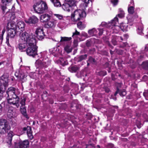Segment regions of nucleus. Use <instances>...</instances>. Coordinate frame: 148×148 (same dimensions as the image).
Masks as SVG:
<instances>
[{
	"mask_svg": "<svg viewBox=\"0 0 148 148\" xmlns=\"http://www.w3.org/2000/svg\"><path fill=\"white\" fill-rule=\"evenodd\" d=\"M116 52L119 55H121L123 54V51L121 49L118 50Z\"/></svg>",
	"mask_w": 148,
	"mask_h": 148,
	"instance_id": "51",
	"label": "nucleus"
},
{
	"mask_svg": "<svg viewBox=\"0 0 148 148\" xmlns=\"http://www.w3.org/2000/svg\"><path fill=\"white\" fill-rule=\"evenodd\" d=\"M92 44V42L91 40H88L86 41V45L87 47H91Z\"/></svg>",
	"mask_w": 148,
	"mask_h": 148,
	"instance_id": "36",
	"label": "nucleus"
},
{
	"mask_svg": "<svg viewBox=\"0 0 148 148\" xmlns=\"http://www.w3.org/2000/svg\"><path fill=\"white\" fill-rule=\"evenodd\" d=\"M49 103L51 104H53L54 103L53 99L52 98H50L49 99Z\"/></svg>",
	"mask_w": 148,
	"mask_h": 148,
	"instance_id": "58",
	"label": "nucleus"
},
{
	"mask_svg": "<svg viewBox=\"0 0 148 148\" xmlns=\"http://www.w3.org/2000/svg\"><path fill=\"white\" fill-rule=\"evenodd\" d=\"M38 19L37 17L34 15L29 17L28 19L25 20V22L27 23L35 24L38 22Z\"/></svg>",
	"mask_w": 148,
	"mask_h": 148,
	"instance_id": "12",
	"label": "nucleus"
},
{
	"mask_svg": "<svg viewBox=\"0 0 148 148\" xmlns=\"http://www.w3.org/2000/svg\"><path fill=\"white\" fill-rule=\"evenodd\" d=\"M26 77V76L24 74H22L19 77V79L21 81L23 80Z\"/></svg>",
	"mask_w": 148,
	"mask_h": 148,
	"instance_id": "47",
	"label": "nucleus"
},
{
	"mask_svg": "<svg viewBox=\"0 0 148 148\" xmlns=\"http://www.w3.org/2000/svg\"><path fill=\"white\" fill-rule=\"evenodd\" d=\"M12 108L10 107L9 108V109L8 110V112H9L11 113V112H12L13 110L11 109Z\"/></svg>",
	"mask_w": 148,
	"mask_h": 148,
	"instance_id": "61",
	"label": "nucleus"
},
{
	"mask_svg": "<svg viewBox=\"0 0 148 148\" xmlns=\"http://www.w3.org/2000/svg\"><path fill=\"white\" fill-rule=\"evenodd\" d=\"M66 2H67L69 3H71L73 4V2L74 3V5L76 6V0H64Z\"/></svg>",
	"mask_w": 148,
	"mask_h": 148,
	"instance_id": "40",
	"label": "nucleus"
},
{
	"mask_svg": "<svg viewBox=\"0 0 148 148\" xmlns=\"http://www.w3.org/2000/svg\"><path fill=\"white\" fill-rule=\"evenodd\" d=\"M95 48H93L90 49L89 50L90 53L91 54H93L95 52Z\"/></svg>",
	"mask_w": 148,
	"mask_h": 148,
	"instance_id": "49",
	"label": "nucleus"
},
{
	"mask_svg": "<svg viewBox=\"0 0 148 148\" xmlns=\"http://www.w3.org/2000/svg\"><path fill=\"white\" fill-rule=\"evenodd\" d=\"M10 38V37L8 36L7 35V37H6V43L7 44V45L8 46H10V44L9 42V38Z\"/></svg>",
	"mask_w": 148,
	"mask_h": 148,
	"instance_id": "50",
	"label": "nucleus"
},
{
	"mask_svg": "<svg viewBox=\"0 0 148 148\" xmlns=\"http://www.w3.org/2000/svg\"><path fill=\"white\" fill-rule=\"evenodd\" d=\"M79 69V67L76 66H72L69 68V71L71 73H75Z\"/></svg>",
	"mask_w": 148,
	"mask_h": 148,
	"instance_id": "27",
	"label": "nucleus"
},
{
	"mask_svg": "<svg viewBox=\"0 0 148 148\" xmlns=\"http://www.w3.org/2000/svg\"><path fill=\"white\" fill-rule=\"evenodd\" d=\"M7 28H8V36L10 37V38H13L16 35L19 33L15 28V25H12L10 22H8L7 24Z\"/></svg>",
	"mask_w": 148,
	"mask_h": 148,
	"instance_id": "6",
	"label": "nucleus"
},
{
	"mask_svg": "<svg viewBox=\"0 0 148 148\" xmlns=\"http://www.w3.org/2000/svg\"><path fill=\"white\" fill-rule=\"evenodd\" d=\"M5 88L3 87L2 85H0V99H1L3 97V93L5 91Z\"/></svg>",
	"mask_w": 148,
	"mask_h": 148,
	"instance_id": "34",
	"label": "nucleus"
},
{
	"mask_svg": "<svg viewBox=\"0 0 148 148\" xmlns=\"http://www.w3.org/2000/svg\"><path fill=\"white\" fill-rule=\"evenodd\" d=\"M118 18L116 17L113 19L111 21V23L112 25H114L116 23V22H118Z\"/></svg>",
	"mask_w": 148,
	"mask_h": 148,
	"instance_id": "38",
	"label": "nucleus"
},
{
	"mask_svg": "<svg viewBox=\"0 0 148 148\" xmlns=\"http://www.w3.org/2000/svg\"><path fill=\"white\" fill-rule=\"evenodd\" d=\"M104 89L105 92L107 93H108L110 91L109 89L107 87L105 88Z\"/></svg>",
	"mask_w": 148,
	"mask_h": 148,
	"instance_id": "59",
	"label": "nucleus"
},
{
	"mask_svg": "<svg viewBox=\"0 0 148 148\" xmlns=\"http://www.w3.org/2000/svg\"><path fill=\"white\" fill-rule=\"evenodd\" d=\"M88 55L86 54L80 55L75 58V60L77 62H80L82 61L86 60L87 58Z\"/></svg>",
	"mask_w": 148,
	"mask_h": 148,
	"instance_id": "21",
	"label": "nucleus"
},
{
	"mask_svg": "<svg viewBox=\"0 0 148 148\" xmlns=\"http://www.w3.org/2000/svg\"><path fill=\"white\" fill-rule=\"evenodd\" d=\"M33 40H36L35 36L31 35L26 32L23 33L21 36V41L27 42V44L32 42Z\"/></svg>",
	"mask_w": 148,
	"mask_h": 148,
	"instance_id": "7",
	"label": "nucleus"
},
{
	"mask_svg": "<svg viewBox=\"0 0 148 148\" xmlns=\"http://www.w3.org/2000/svg\"><path fill=\"white\" fill-rule=\"evenodd\" d=\"M26 100V99L24 98H23V99H22L21 101L20 102V104H21V106H25Z\"/></svg>",
	"mask_w": 148,
	"mask_h": 148,
	"instance_id": "45",
	"label": "nucleus"
},
{
	"mask_svg": "<svg viewBox=\"0 0 148 148\" xmlns=\"http://www.w3.org/2000/svg\"><path fill=\"white\" fill-rule=\"evenodd\" d=\"M28 46V44L27 42H22L21 40L18 44V47L20 51L25 52Z\"/></svg>",
	"mask_w": 148,
	"mask_h": 148,
	"instance_id": "13",
	"label": "nucleus"
},
{
	"mask_svg": "<svg viewBox=\"0 0 148 148\" xmlns=\"http://www.w3.org/2000/svg\"><path fill=\"white\" fill-rule=\"evenodd\" d=\"M117 38H118V41H119L120 40H121V41H123L125 40L124 38L123 39V37L121 36H117Z\"/></svg>",
	"mask_w": 148,
	"mask_h": 148,
	"instance_id": "56",
	"label": "nucleus"
},
{
	"mask_svg": "<svg viewBox=\"0 0 148 148\" xmlns=\"http://www.w3.org/2000/svg\"><path fill=\"white\" fill-rule=\"evenodd\" d=\"M95 28H92L91 29L89 30L88 32L89 35L91 36H94Z\"/></svg>",
	"mask_w": 148,
	"mask_h": 148,
	"instance_id": "37",
	"label": "nucleus"
},
{
	"mask_svg": "<svg viewBox=\"0 0 148 148\" xmlns=\"http://www.w3.org/2000/svg\"><path fill=\"white\" fill-rule=\"evenodd\" d=\"M89 145H90V147H92L95 148V146L94 144L93 143H91Z\"/></svg>",
	"mask_w": 148,
	"mask_h": 148,
	"instance_id": "63",
	"label": "nucleus"
},
{
	"mask_svg": "<svg viewBox=\"0 0 148 148\" xmlns=\"http://www.w3.org/2000/svg\"><path fill=\"white\" fill-rule=\"evenodd\" d=\"M72 39L71 37H61V39L60 42H68L71 40Z\"/></svg>",
	"mask_w": 148,
	"mask_h": 148,
	"instance_id": "28",
	"label": "nucleus"
},
{
	"mask_svg": "<svg viewBox=\"0 0 148 148\" xmlns=\"http://www.w3.org/2000/svg\"><path fill=\"white\" fill-rule=\"evenodd\" d=\"M60 64L62 66H64L68 64V62L66 59L63 58H60L58 60Z\"/></svg>",
	"mask_w": 148,
	"mask_h": 148,
	"instance_id": "24",
	"label": "nucleus"
},
{
	"mask_svg": "<svg viewBox=\"0 0 148 148\" xmlns=\"http://www.w3.org/2000/svg\"><path fill=\"white\" fill-rule=\"evenodd\" d=\"M33 8L35 12L39 14L43 13L48 8L46 2L42 0H40L34 4Z\"/></svg>",
	"mask_w": 148,
	"mask_h": 148,
	"instance_id": "3",
	"label": "nucleus"
},
{
	"mask_svg": "<svg viewBox=\"0 0 148 148\" xmlns=\"http://www.w3.org/2000/svg\"><path fill=\"white\" fill-rule=\"evenodd\" d=\"M20 111L21 114L27 119H29V117L27 113L26 108L24 106H21L20 107Z\"/></svg>",
	"mask_w": 148,
	"mask_h": 148,
	"instance_id": "20",
	"label": "nucleus"
},
{
	"mask_svg": "<svg viewBox=\"0 0 148 148\" xmlns=\"http://www.w3.org/2000/svg\"><path fill=\"white\" fill-rule=\"evenodd\" d=\"M88 61L92 64H95L97 62V61L95 59L91 56H90L89 57Z\"/></svg>",
	"mask_w": 148,
	"mask_h": 148,
	"instance_id": "35",
	"label": "nucleus"
},
{
	"mask_svg": "<svg viewBox=\"0 0 148 148\" xmlns=\"http://www.w3.org/2000/svg\"><path fill=\"white\" fill-rule=\"evenodd\" d=\"M12 25H15V28L18 31L20 34L21 32H23L24 30L25 25L24 23L22 21H20L17 23L16 24L15 23L13 22H10Z\"/></svg>",
	"mask_w": 148,
	"mask_h": 148,
	"instance_id": "10",
	"label": "nucleus"
},
{
	"mask_svg": "<svg viewBox=\"0 0 148 148\" xmlns=\"http://www.w3.org/2000/svg\"><path fill=\"white\" fill-rule=\"evenodd\" d=\"M2 2L4 5H5L1 6V9L2 10V13L4 14L5 12V10L7 8L6 5L7 4L10 3L12 0H1Z\"/></svg>",
	"mask_w": 148,
	"mask_h": 148,
	"instance_id": "19",
	"label": "nucleus"
},
{
	"mask_svg": "<svg viewBox=\"0 0 148 148\" xmlns=\"http://www.w3.org/2000/svg\"><path fill=\"white\" fill-rule=\"evenodd\" d=\"M99 32L98 34L99 36H101L103 32V29L98 28V29Z\"/></svg>",
	"mask_w": 148,
	"mask_h": 148,
	"instance_id": "46",
	"label": "nucleus"
},
{
	"mask_svg": "<svg viewBox=\"0 0 148 148\" xmlns=\"http://www.w3.org/2000/svg\"><path fill=\"white\" fill-rule=\"evenodd\" d=\"M45 94H44L43 95H42V99L46 101L47 100V98L46 99H45L44 97L45 96Z\"/></svg>",
	"mask_w": 148,
	"mask_h": 148,
	"instance_id": "62",
	"label": "nucleus"
},
{
	"mask_svg": "<svg viewBox=\"0 0 148 148\" xmlns=\"http://www.w3.org/2000/svg\"><path fill=\"white\" fill-rule=\"evenodd\" d=\"M77 27L81 30L83 29L86 27V25L81 21L78 22L77 24Z\"/></svg>",
	"mask_w": 148,
	"mask_h": 148,
	"instance_id": "29",
	"label": "nucleus"
},
{
	"mask_svg": "<svg viewBox=\"0 0 148 148\" xmlns=\"http://www.w3.org/2000/svg\"><path fill=\"white\" fill-rule=\"evenodd\" d=\"M54 15L58 18L59 19L61 20L62 19L63 16L62 15L59 14H55Z\"/></svg>",
	"mask_w": 148,
	"mask_h": 148,
	"instance_id": "48",
	"label": "nucleus"
},
{
	"mask_svg": "<svg viewBox=\"0 0 148 148\" xmlns=\"http://www.w3.org/2000/svg\"><path fill=\"white\" fill-rule=\"evenodd\" d=\"M143 95L146 99H148V90L145 91L143 93Z\"/></svg>",
	"mask_w": 148,
	"mask_h": 148,
	"instance_id": "43",
	"label": "nucleus"
},
{
	"mask_svg": "<svg viewBox=\"0 0 148 148\" xmlns=\"http://www.w3.org/2000/svg\"><path fill=\"white\" fill-rule=\"evenodd\" d=\"M50 1L53 4L54 6L56 7L61 6V5L59 0H50Z\"/></svg>",
	"mask_w": 148,
	"mask_h": 148,
	"instance_id": "26",
	"label": "nucleus"
},
{
	"mask_svg": "<svg viewBox=\"0 0 148 148\" xmlns=\"http://www.w3.org/2000/svg\"><path fill=\"white\" fill-rule=\"evenodd\" d=\"M134 6H129L128 8V13L130 14H133L134 12Z\"/></svg>",
	"mask_w": 148,
	"mask_h": 148,
	"instance_id": "32",
	"label": "nucleus"
},
{
	"mask_svg": "<svg viewBox=\"0 0 148 148\" xmlns=\"http://www.w3.org/2000/svg\"><path fill=\"white\" fill-rule=\"evenodd\" d=\"M119 93L121 96L123 97L126 95V92L124 90L119 89L117 87L116 90L114 94V96H116V95Z\"/></svg>",
	"mask_w": 148,
	"mask_h": 148,
	"instance_id": "18",
	"label": "nucleus"
},
{
	"mask_svg": "<svg viewBox=\"0 0 148 148\" xmlns=\"http://www.w3.org/2000/svg\"><path fill=\"white\" fill-rule=\"evenodd\" d=\"M124 39L125 40H126L129 37V36L127 34H125L123 35Z\"/></svg>",
	"mask_w": 148,
	"mask_h": 148,
	"instance_id": "57",
	"label": "nucleus"
},
{
	"mask_svg": "<svg viewBox=\"0 0 148 148\" xmlns=\"http://www.w3.org/2000/svg\"><path fill=\"white\" fill-rule=\"evenodd\" d=\"M51 16L47 14H43L40 16V20L43 23H47L51 19Z\"/></svg>",
	"mask_w": 148,
	"mask_h": 148,
	"instance_id": "16",
	"label": "nucleus"
},
{
	"mask_svg": "<svg viewBox=\"0 0 148 148\" xmlns=\"http://www.w3.org/2000/svg\"><path fill=\"white\" fill-rule=\"evenodd\" d=\"M32 42L28 44V46L25 51L29 56L34 57L37 55L38 47L36 45V41L33 40Z\"/></svg>",
	"mask_w": 148,
	"mask_h": 148,
	"instance_id": "2",
	"label": "nucleus"
},
{
	"mask_svg": "<svg viewBox=\"0 0 148 148\" xmlns=\"http://www.w3.org/2000/svg\"><path fill=\"white\" fill-rule=\"evenodd\" d=\"M109 63L108 62H106L105 63V64L104 65V67L106 68L108 67H109Z\"/></svg>",
	"mask_w": 148,
	"mask_h": 148,
	"instance_id": "53",
	"label": "nucleus"
},
{
	"mask_svg": "<svg viewBox=\"0 0 148 148\" xmlns=\"http://www.w3.org/2000/svg\"><path fill=\"white\" fill-rule=\"evenodd\" d=\"M142 66L143 69L146 70H148V61H146L143 62Z\"/></svg>",
	"mask_w": 148,
	"mask_h": 148,
	"instance_id": "33",
	"label": "nucleus"
},
{
	"mask_svg": "<svg viewBox=\"0 0 148 148\" xmlns=\"http://www.w3.org/2000/svg\"><path fill=\"white\" fill-rule=\"evenodd\" d=\"M8 77L9 75L7 74H4L1 77L0 82L1 84V85H2L3 87L4 88H6V87L8 85Z\"/></svg>",
	"mask_w": 148,
	"mask_h": 148,
	"instance_id": "8",
	"label": "nucleus"
},
{
	"mask_svg": "<svg viewBox=\"0 0 148 148\" xmlns=\"http://www.w3.org/2000/svg\"><path fill=\"white\" fill-rule=\"evenodd\" d=\"M117 16L120 18H122L124 16V14L123 13H120L117 14Z\"/></svg>",
	"mask_w": 148,
	"mask_h": 148,
	"instance_id": "54",
	"label": "nucleus"
},
{
	"mask_svg": "<svg viewBox=\"0 0 148 148\" xmlns=\"http://www.w3.org/2000/svg\"><path fill=\"white\" fill-rule=\"evenodd\" d=\"M71 107L73 110L76 111L80 109L81 105L73 102L71 103Z\"/></svg>",
	"mask_w": 148,
	"mask_h": 148,
	"instance_id": "22",
	"label": "nucleus"
},
{
	"mask_svg": "<svg viewBox=\"0 0 148 148\" xmlns=\"http://www.w3.org/2000/svg\"><path fill=\"white\" fill-rule=\"evenodd\" d=\"M16 88L10 87L6 91V93L7 95V99L8 103L10 104L15 105L17 108L19 106V98L17 93Z\"/></svg>",
	"mask_w": 148,
	"mask_h": 148,
	"instance_id": "1",
	"label": "nucleus"
},
{
	"mask_svg": "<svg viewBox=\"0 0 148 148\" xmlns=\"http://www.w3.org/2000/svg\"><path fill=\"white\" fill-rule=\"evenodd\" d=\"M118 0H113L112 1V3L115 5H116L118 3Z\"/></svg>",
	"mask_w": 148,
	"mask_h": 148,
	"instance_id": "55",
	"label": "nucleus"
},
{
	"mask_svg": "<svg viewBox=\"0 0 148 148\" xmlns=\"http://www.w3.org/2000/svg\"><path fill=\"white\" fill-rule=\"evenodd\" d=\"M7 133L8 134L6 138V141L7 143L10 144L12 143V137L14 134L13 132L12 131H10Z\"/></svg>",
	"mask_w": 148,
	"mask_h": 148,
	"instance_id": "17",
	"label": "nucleus"
},
{
	"mask_svg": "<svg viewBox=\"0 0 148 148\" xmlns=\"http://www.w3.org/2000/svg\"><path fill=\"white\" fill-rule=\"evenodd\" d=\"M80 34V32L77 31L76 29H75V32L73 33V35L72 36L73 38L75 36L79 35Z\"/></svg>",
	"mask_w": 148,
	"mask_h": 148,
	"instance_id": "42",
	"label": "nucleus"
},
{
	"mask_svg": "<svg viewBox=\"0 0 148 148\" xmlns=\"http://www.w3.org/2000/svg\"><path fill=\"white\" fill-rule=\"evenodd\" d=\"M11 129V127L8 122L5 119H1L0 120V137L6 133Z\"/></svg>",
	"mask_w": 148,
	"mask_h": 148,
	"instance_id": "4",
	"label": "nucleus"
},
{
	"mask_svg": "<svg viewBox=\"0 0 148 148\" xmlns=\"http://www.w3.org/2000/svg\"><path fill=\"white\" fill-rule=\"evenodd\" d=\"M127 43L126 42H123V45L122 47H126L127 45Z\"/></svg>",
	"mask_w": 148,
	"mask_h": 148,
	"instance_id": "60",
	"label": "nucleus"
},
{
	"mask_svg": "<svg viewBox=\"0 0 148 148\" xmlns=\"http://www.w3.org/2000/svg\"><path fill=\"white\" fill-rule=\"evenodd\" d=\"M86 148H91V147H90L89 144H86Z\"/></svg>",
	"mask_w": 148,
	"mask_h": 148,
	"instance_id": "64",
	"label": "nucleus"
},
{
	"mask_svg": "<svg viewBox=\"0 0 148 148\" xmlns=\"http://www.w3.org/2000/svg\"><path fill=\"white\" fill-rule=\"evenodd\" d=\"M128 26L127 23H122L120 24V27L122 31L123 32H126L127 31Z\"/></svg>",
	"mask_w": 148,
	"mask_h": 148,
	"instance_id": "23",
	"label": "nucleus"
},
{
	"mask_svg": "<svg viewBox=\"0 0 148 148\" xmlns=\"http://www.w3.org/2000/svg\"><path fill=\"white\" fill-rule=\"evenodd\" d=\"M35 34L37 38L39 40H42L44 39L45 35L43 31V28L42 27L37 28L35 31Z\"/></svg>",
	"mask_w": 148,
	"mask_h": 148,
	"instance_id": "9",
	"label": "nucleus"
},
{
	"mask_svg": "<svg viewBox=\"0 0 148 148\" xmlns=\"http://www.w3.org/2000/svg\"><path fill=\"white\" fill-rule=\"evenodd\" d=\"M56 23V21L54 19L51 18L45 24V27L47 28H52L54 27Z\"/></svg>",
	"mask_w": 148,
	"mask_h": 148,
	"instance_id": "15",
	"label": "nucleus"
},
{
	"mask_svg": "<svg viewBox=\"0 0 148 148\" xmlns=\"http://www.w3.org/2000/svg\"><path fill=\"white\" fill-rule=\"evenodd\" d=\"M118 41L117 36H112V44L114 45H117V41Z\"/></svg>",
	"mask_w": 148,
	"mask_h": 148,
	"instance_id": "31",
	"label": "nucleus"
},
{
	"mask_svg": "<svg viewBox=\"0 0 148 148\" xmlns=\"http://www.w3.org/2000/svg\"><path fill=\"white\" fill-rule=\"evenodd\" d=\"M114 146V145L112 143H109L108 145V148H113Z\"/></svg>",
	"mask_w": 148,
	"mask_h": 148,
	"instance_id": "52",
	"label": "nucleus"
},
{
	"mask_svg": "<svg viewBox=\"0 0 148 148\" xmlns=\"http://www.w3.org/2000/svg\"><path fill=\"white\" fill-rule=\"evenodd\" d=\"M86 16V13L83 10L77 9L75 10L73 13L71 14V17L72 18H73L74 21H76L83 19V18Z\"/></svg>",
	"mask_w": 148,
	"mask_h": 148,
	"instance_id": "5",
	"label": "nucleus"
},
{
	"mask_svg": "<svg viewBox=\"0 0 148 148\" xmlns=\"http://www.w3.org/2000/svg\"><path fill=\"white\" fill-rule=\"evenodd\" d=\"M28 130V131L27 132V136L30 139L32 140L34 138V136L32 135L33 132L32 128L30 129V130Z\"/></svg>",
	"mask_w": 148,
	"mask_h": 148,
	"instance_id": "30",
	"label": "nucleus"
},
{
	"mask_svg": "<svg viewBox=\"0 0 148 148\" xmlns=\"http://www.w3.org/2000/svg\"><path fill=\"white\" fill-rule=\"evenodd\" d=\"M29 142L27 140L20 141L16 144L14 148H27L29 147Z\"/></svg>",
	"mask_w": 148,
	"mask_h": 148,
	"instance_id": "11",
	"label": "nucleus"
},
{
	"mask_svg": "<svg viewBox=\"0 0 148 148\" xmlns=\"http://www.w3.org/2000/svg\"><path fill=\"white\" fill-rule=\"evenodd\" d=\"M38 64L40 67L42 68L44 67L45 63L44 62H43L40 60L38 62Z\"/></svg>",
	"mask_w": 148,
	"mask_h": 148,
	"instance_id": "39",
	"label": "nucleus"
},
{
	"mask_svg": "<svg viewBox=\"0 0 148 148\" xmlns=\"http://www.w3.org/2000/svg\"><path fill=\"white\" fill-rule=\"evenodd\" d=\"M73 4H72L71 3H69L67 2H65L62 5H61V6L63 9L64 11L70 12L72 7L76 6L74 5V2H73Z\"/></svg>",
	"mask_w": 148,
	"mask_h": 148,
	"instance_id": "14",
	"label": "nucleus"
},
{
	"mask_svg": "<svg viewBox=\"0 0 148 148\" xmlns=\"http://www.w3.org/2000/svg\"><path fill=\"white\" fill-rule=\"evenodd\" d=\"M64 49L68 53H70L72 51V49H69V46L67 45L66 46L64 47Z\"/></svg>",
	"mask_w": 148,
	"mask_h": 148,
	"instance_id": "44",
	"label": "nucleus"
},
{
	"mask_svg": "<svg viewBox=\"0 0 148 148\" xmlns=\"http://www.w3.org/2000/svg\"><path fill=\"white\" fill-rule=\"evenodd\" d=\"M96 73L97 75L101 77L104 76L107 74L106 71L105 70H97Z\"/></svg>",
	"mask_w": 148,
	"mask_h": 148,
	"instance_id": "25",
	"label": "nucleus"
},
{
	"mask_svg": "<svg viewBox=\"0 0 148 148\" xmlns=\"http://www.w3.org/2000/svg\"><path fill=\"white\" fill-rule=\"evenodd\" d=\"M32 128L30 126H27V127H24L22 129V131L23 132H25V131H27V132L28 131V130H29L30 129H31Z\"/></svg>",
	"mask_w": 148,
	"mask_h": 148,
	"instance_id": "41",
	"label": "nucleus"
}]
</instances>
